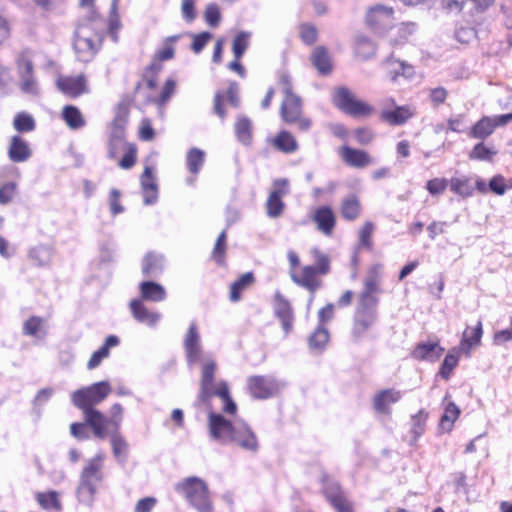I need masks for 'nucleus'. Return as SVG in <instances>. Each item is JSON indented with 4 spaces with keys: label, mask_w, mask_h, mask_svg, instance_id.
I'll return each instance as SVG.
<instances>
[{
    "label": "nucleus",
    "mask_w": 512,
    "mask_h": 512,
    "mask_svg": "<svg viewBox=\"0 0 512 512\" xmlns=\"http://www.w3.org/2000/svg\"><path fill=\"white\" fill-rule=\"evenodd\" d=\"M111 393V386L107 381L94 383L78 389L71 395L72 403L82 410L84 420L89 424L95 437L105 439L108 427L119 430L123 420V408L116 403L110 408L109 416L94 408L104 401Z\"/></svg>",
    "instance_id": "obj_1"
},
{
    "label": "nucleus",
    "mask_w": 512,
    "mask_h": 512,
    "mask_svg": "<svg viewBox=\"0 0 512 512\" xmlns=\"http://www.w3.org/2000/svg\"><path fill=\"white\" fill-rule=\"evenodd\" d=\"M208 427L211 438L220 443L233 444L250 452H256L259 448L256 434L243 421L232 423L221 414L210 412L208 415Z\"/></svg>",
    "instance_id": "obj_2"
},
{
    "label": "nucleus",
    "mask_w": 512,
    "mask_h": 512,
    "mask_svg": "<svg viewBox=\"0 0 512 512\" xmlns=\"http://www.w3.org/2000/svg\"><path fill=\"white\" fill-rule=\"evenodd\" d=\"M104 28L102 18H95L93 22L83 21L78 25L73 48L80 61L87 62L93 58L101 43Z\"/></svg>",
    "instance_id": "obj_3"
},
{
    "label": "nucleus",
    "mask_w": 512,
    "mask_h": 512,
    "mask_svg": "<svg viewBox=\"0 0 512 512\" xmlns=\"http://www.w3.org/2000/svg\"><path fill=\"white\" fill-rule=\"evenodd\" d=\"M105 455L103 453L96 454L89 459L84 466L80 482L77 488V497L80 502L90 505L93 502L98 485L103 480V463Z\"/></svg>",
    "instance_id": "obj_4"
},
{
    "label": "nucleus",
    "mask_w": 512,
    "mask_h": 512,
    "mask_svg": "<svg viewBox=\"0 0 512 512\" xmlns=\"http://www.w3.org/2000/svg\"><path fill=\"white\" fill-rule=\"evenodd\" d=\"M177 490L184 494L189 503L199 512H211L212 504L206 484L199 478L191 477L177 485Z\"/></svg>",
    "instance_id": "obj_5"
},
{
    "label": "nucleus",
    "mask_w": 512,
    "mask_h": 512,
    "mask_svg": "<svg viewBox=\"0 0 512 512\" xmlns=\"http://www.w3.org/2000/svg\"><path fill=\"white\" fill-rule=\"evenodd\" d=\"M333 103L340 110L354 117L369 116L373 112L371 105L357 99L350 90L343 87L334 91Z\"/></svg>",
    "instance_id": "obj_6"
},
{
    "label": "nucleus",
    "mask_w": 512,
    "mask_h": 512,
    "mask_svg": "<svg viewBox=\"0 0 512 512\" xmlns=\"http://www.w3.org/2000/svg\"><path fill=\"white\" fill-rule=\"evenodd\" d=\"M17 73L20 90L25 94L38 95L39 85L33 74V63L26 53L21 54L17 59Z\"/></svg>",
    "instance_id": "obj_7"
},
{
    "label": "nucleus",
    "mask_w": 512,
    "mask_h": 512,
    "mask_svg": "<svg viewBox=\"0 0 512 512\" xmlns=\"http://www.w3.org/2000/svg\"><path fill=\"white\" fill-rule=\"evenodd\" d=\"M322 275L323 274H320L318 269L312 265L303 266L297 272L292 271L290 273V277L295 284L307 289L311 293V297L308 302V308L314 300L315 292L322 285L320 280V276Z\"/></svg>",
    "instance_id": "obj_8"
},
{
    "label": "nucleus",
    "mask_w": 512,
    "mask_h": 512,
    "mask_svg": "<svg viewBox=\"0 0 512 512\" xmlns=\"http://www.w3.org/2000/svg\"><path fill=\"white\" fill-rule=\"evenodd\" d=\"M512 120V113L484 116L477 121L468 132L471 138L485 139L490 136L497 127L505 126Z\"/></svg>",
    "instance_id": "obj_9"
},
{
    "label": "nucleus",
    "mask_w": 512,
    "mask_h": 512,
    "mask_svg": "<svg viewBox=\"0 0 512 512\" xmlns=\"http://www.w3.org/2000/svg\"><path fill=\"white\" fill-rule=\"evenodd\" d=\"M283 92L285 97L281 106V115L284 121L296 122L301 114V101L298 96L292 93L290 83L283 80Z\"/></svg>",
    "instance_id": "obj_10"
},
{
    "label": "nucleus",
    "mask_w": 512,
    "mask_h": 512,
    "mask_svg": "<svg viewBox=\"0 0 512 512\" xmlns=\"http://www.w3.org/2000/svg\"><path fill=\"white\" fill-rule=\"evenodd\" d=\"M184 351L189 366L203 358L201 337L195 323H191L184 338Z\"/></svg>",
    "instance_id": "obj_11"
},
{
    "label": "nucleus",
    "mask_w": 512,
    "mask_h": 512,
    "mask_svg": "<svg viewBox=\"0 0 512 512\" xmlns=\"http://www.w3.org/2000/svg\"><path fill=\"white\" fill-rule=\"evenodd\" d=\"M394 11L390 7L377 5L371 8L366 16L367 24L377 32H383L391 26Z\"/></svg>",
    "instance_id": "obj_12"
},
{
    "label": "nucleus",
    "mask_w": 512,
    "mask_h": 512,
    "mask_svg": "<svg viewBox=\"0 0 512 512\" xmlns=\"http://www.w3.org/2000/svg\"><path fill=\"white\" fill-rule=\"evenodd\" d=\"M56 85L62 93L73 98L88 91L87 82L83 75L59 77Z\"/></svg>",
    "instance_id": "obj_13"
},
{
    "label": "nucleus",
    "mask_w": 512,
    "mask_h": 512,
    "mask_svg": "<svg viewBox=\"0 0 512 512\" xmlns=\"http://www.w3.org/2000/svg\"><path fill=\"white\" fill-rule=\"evenodd\" d=\"M338 154L347 165L354 168H364L374 163L373 158L366 151L347 145L339 148Z\"/></svg>",
    "instance_id": "obj_14"
},
{
    "label": "nucleus",
    "mask_w": 512,
    "mask_h": 512,
    "mask_svg": "<svg viewBox=\"0 0 512 512\" xmlns=\"http://www.w3.org/2000/svg\"><path fill=\"white\" fill-rule=\"evenodd\" d=\"M201 362V398L205 400L211 396L214 374L217 368L216 361L211 356H203Z\"/></svg>",
    "instance_id": "obj_15"
},
{
    "label": "nucleus",
    "mask_w": 512,
    "mask_h": 512,
    "mask_svg": "<svg viewBox=\"0 0 512 512\" xmlns=\"http://www.w3.org/2000/svg\"><path fill=\"white\" fill-rule=\"evenodd\" d=\"M418 32L417 25L413 22H403L392 28L389 35L390 42L393 46H402L406 43L413 42Z\"/></svg>",
    "instance_id": "obj_16"
},
{
    "label": "nucleus",
    "mask_w": 512,
    "mask_h": 512,
    "mask_svg": "<svg viewBox=\"0 0 512 512\" xmlns=\"http://www.w3.org/2000/svg\"><path fill=\"white\" fill-rule=\"evenodd\" d=\"M248 388L253 397L267 398L278 389V385L271 378H266L263 376H254L249 378Z\"/></svg>",
    "instance_id": "obj_17"
},
{
    "label": "nucleus",
    "mask_w": 512,
    "mask_h": 512,
    "mask_svg": "<svg viewBox=\"0 0 512 512\" xmlns=\"http://www.w3.org/2000/svg\"><path fill=\"white\" fill-rule=\"evenodd\" d=\"M444 348L438 341H427L417 344L412 351V357L420 361H437L443 354Z\"/></svg>",
    "instance_id": "obj_18"
},
{
    "label": "nucleus",
    "mask_w": 512,
    "mask_h": 512,
    "mask_svg": "<svg viewBox=\"0 0 512 512\" xmlns=\"http://www.w3.org/2000/svg\"><path fill=\"white\" fill-rule=\"evenodd\" d=\"M274 310L276 316L282 323L285 335H288L293 328L294 315L290 303L280 294L275 295Z\"/></svg>",
    "instance_id": "obj_19"
},
{
    "label": "nucleus",
    "mask_w": 512,
    "mask_h": 512,
    "mask_svg": "<svg viewBox=\"0 0 512 512\" xmlns=\"http://www.w3.org/2000/svg\"><path fill=\"white\" fill-rule=\"evenodd\" d=\"M311 217L316 223L319 231L327 236L332 234L336 218L333 210L329 206H320L316 208Z\"/></svg>",
    "instance_id": "obj_20"
},
{
    "label": "nucleus",
    "mask_w": 512,
    "mask_h": 512,
    "mask_svg": "<svg viewBox=\"0 0 512 512\" xmlns=\"http://www.w3.org/2000/svg\"><path fill=\"white\" fill-rule=\"evenodd\" d=\"M415 114L410 105L397 106L394 109L385 108L381 111V118L390 125H402Z\"/></svg>",
    "instance_id": "obj_21"
},
{
    "label": "nucleus",
    "mask_w": 512,
    "mask_h": 512,
    "mask_svg": "<svg viewBox=\"0 0 512 512\" xmlns=\"http://www.w3.org/2000/svg\"><path fill=\"white\" fill-rule=\"evenodd\" d=\"M383 66L392 82H397L400 76L409 79L414 75V69L411 65L392 57L387 58L383 62Z\"/></svg>",
    "instance_id": "obj_22"
},
{
    "label": "nucleus",
    "mask_w": 512,
    "mask_h": 512,
    "mask_svg": "<svg viewBox=\"0 0 512 512\" xmlns=\"http://www.w3.org/2000/svg\"><path fill=\"white\" fill-rule=\"evenodd\" d=\"M126 120L117 118L114 120L111 127V134L109 140V156L115 158L118 148H125L124 142Z\"/></svg>",
    "instance_id": "obj_23"
},
{
    "label": "nucleus",
    "mask_w": 512,
    "mask_h": 512,
    "mask_svg": "<svg viewBox=\"0 0 512 512\" xmlns=\"http://www.w3.org/2000/svg\"><path fill=\"white\" fill-rule=\"evenodd\" d=\"M483 334L482 323L478 322L477 326L471 330L466 329L463 332L460 346L458 349L463 352L467 357L471 355V350L478 346L481 342Z\"/></svg>",
    "instance_id": "obj_24"
},
{
    "label": "nucleus",
    "mask_w": 512,
    "mask_h": 512,
    "mask_svg": "<svg viewBox=\"0 0 512 512\" xmlns=\"http://www.w3.org/2000/svg\"><path fill=\"white\" fill-rule=\"evenodd\" d=\"M141 186L144 203L146 205L155 203L157 200L158 191L157 184L155 178L152 175V169L150 167H146L141 176Z\"/></svg>",
    "instance_id": "obj_25"
},
{
    "label": "nucleus",
    "mask_w": 512,
    "mask_h": 512,
    "mask_svg": "<svg viewBox=\"0 0 512 512\" xmlns=\"http://www.w3.org/2000/svg\"><path fill=\"white\" fill-rule=\"evenodd\" d=\"M130 308L134 318L149 326H154L160 319V314L146 308L141 300L134 299L130 302Z\"/></svg>",
    "instance_id": "obj_26"
},
{
    "label": "nucleus",
    "mask_w": 512,
    "mask_h": 512,
    "mask_svg": "<svg viewBox=\"0 0 512 512\" xmlns=\"http://www.w3.org/2000/svg\"><path fill=\"white\" fill-rule=\"evenodd\" d=\"M401 399V392L394 389H387L374 396L373 404L377 412L389 413V406Z\"/></svg>",
    "instance_id": "obj_27"
},
{
    "label": "nucleus",
    "mask_w": 512,
    "mask_h": 512,
    "mask_svg": "<svg viewBox=\"0 0 512 512\" xmlns=\"http://www.w3.org/2000/svg\"><path fill=\"white\" fill-rule=\"evenodd\" d=\"M8 155L13 162H24L30 157L31 150L28 143L16 135L11 139Z\"/></svg>",
    "instance_id": "obj_28"
},
{
    "label": "nucleus",
    "mask_w": 512,
    "mask_h": 512,
    "mask_svg": "<svg viewBox=\"0 0 512 512\" xmlns=\"http://www.w3.org/2000/svg\"><path fill=\"white\" fill-rule=\"evenodd\" d=\"M325 495L337 512H353L350 503L343 496L338 484L325 487Z\"/></svg>",
    "instance_id": "obj_29"
},
{
    "label": "nucleus",
    "mask_w": 512,
    "mask_h": 512,
    "mask_svg": "<svg viewBox=\"0 0 512 512\" xmlns=\"http://www.w3.org/2000/svg\"><path fill=\"white\" fill-rule=\"evenodd\" d=\"M205 152L198 148H191L187 152L186 156V166L190 173L196 176L201 170L204 162H205ZM188 183L193 184L195 182V177L188 178Z\"/></svg>",
    "instance_id": "obj_30"
},
{
    "label": "nucleus",
    "mask_w": 512,
    "mask_h": 512,
    "mask_svg": "<svg viewBox=\"0 0 512 512\" xmlns=\"http://www.w3.org/2000/svg\"><path fill=\"white\" fill-rule=\"evenodd\" d=\"M111 434V446L114 457L118 462L124 463L128 455V443L122 435L118 433V430H114L112 427H108L107 435Z\"/></svg>",
    "instance_id": "obj_31"
},
{
    "label": "nucleus",
    "mask_w": 512,
    "mask_h": 512,
    "mask_svg": "<svg viewBox=\"0 0 512 512\" xmlns=\"http://www.w3.org/2000/svg\"><path fill=\"white\" fill-rule=\"evenodd\" d=\"M141 296L144 300L152 302H160L166 298L164 287L155 282H142L140 284Z\"/></svg>",
    "instance_id": "obj_32"
},
{
    "label": "nucleus",
    "mask_w": 512,
    "mask_h": 512,
    "mask_svg": "<svg viewBox=\"0 0 512 512\" xmlns=\"http://www.w3.org/2000/svg\"><path fill=\"white\" fill-rule=\"evenodd\" d=\"M118 344V337L114 335L107 337L104 345L92 354L87 364L88 369L92 370L99 366L102 360L109 356V350L113 347H116Z\"/></svg>",
    "instance_id": "obj_33"
},
{
    "label": "nucleus",
    "mask_w": 512,
    "mask_h": 512,
    "mask_svg": "<svg viewBox=\"0 0 512 512\" xmlns=\"http://www.w3.org/2000/svg\"><path fill=\"white\" fill-rule=\"evenodd\" d=\"M217 395L223 403V411L227 414H235L237 411V405L230 397L229 388L226 382L220 381L215 387H212L211 395Z\"/></svg>",
    "instance_id": "obj_34"
},
{
    "label": "nucleus",
    "mask_w": 512,
    "mask_h": 512,
    "mask_svg": "<svg viewBox=\"0 0 512 512\" xmlns=\"http://www.w3.org/2000/svg\"><path fill=\"white\" fill-rule=\"evenodd\" d=\"M311 60L313 65L321 74H328L332 70V61L331 57L326 50V48L322 46H318L313 50Z\"/></svg>",
    "instance_id": "obj_35"
},
{
    "label": "nucleus",
    "mask_w": 512,
    "mask_h": 512,
    "mask_svg": "<svg viewBox=\"0 0 512 512\" xmlns=\"http://www.w3.org/2000/svg\"><path fill=\"white\" fill-rule=\"evenodd\" d=\"M272 144L284 153H293L298 149L295 137L287 131L278 133L272 140Z\"/></svg>",
    "instance_id": "obj_36"
},
{
    "label": "nucleus",
    "mask_w": 512,
    "mask_h": 512,
    "mask_svg": "<svg viewBox=\"0 0 512 512\" xmlns=\"http://www.w3.org/2000/svg\"><path fill=\"white\" fill-rule=\"evenodd\" d=\"M460 415V409L454 402L445 405L444 413L440 419L439 427L443 432H450Z\"/></svg>",
    "instance_id": "obj_37"
},
{
    "label": "nucleus",
    "mask_w": 512,
    "mask_h": 512,
    "mask_svg": "<svg viewBox=\"0 0 512 512\" xmlns=\"http://www.w3.org/2000/svg\"><path fill=\"white\" fill-rule=\"evenodd\" d=\"M375 313L373 310L358 309L353 333L358 337L364 333L374 322Z\"/></svg>",
    "instance_id": "obj_38"
},
{
    "label": "nucleus",
    "mask_w": 512,
    "mask_h": 512,
    "mask_svg": "<svg viewBox=\"0 0 512 512\" xmlns=\"http://www.w3.org/2000/svg\"><path fill=\"white\" fill-rule=\"evenodd\" d=\"M62 117L71 129H79L85 125V119L82 113L75 106H65L62 111Z\"/></svg>",
    "instance_id": "obj_39"
},
{
    "label": "nucleus",
    "mask_w": 512,
    "mask_h": 512,
    "mask_svg": "<svg viewBox=\"0 0 512 512\" xmlns=\"http://www.w3.org/2000/svg\"><path fill=\"white\" fill-rule=\"evenodd\" d=\"M235 134L240 143L250 145L252 142V125L246 117H239L235 123Z\"/></svg>",
    "instance_id": "obj_40"
},
{
    "label": "nucleus",
    "mask_w": 512,
    "mask_h": 512,
    "mask_svg": "<svg viewBox=\"0 0 512 512\" xmlns=\"http://www.w3.org/2000/svg\"><path fill=\"white\" fill-rule=\"evenodd\" d=\"M361 211L359 199L355 195H349L342 201L341 213L347 220L356 219Z\"/></svg>",
    "instance_id": "obj_41"
},
{
    "label": "nucleus",
    "mask_w": 512,
    "mask_h": 512,
    "mask_svg": "<svg viewBox=\"0 0 512 512\" xmlns=\"http://www.w3.org/2000/svg\"><path fill=\"white\" fill-rule=\"evenodd\" d=\"M254 282V276L251 272L243 274L237 281L230 287V300L233 302L241 298V294Z\"/></svg>",
    "instance_id": "obj_42"
},
{
    "label": "nucleus",
    "mask_w": 512,
    "mask_h": 512,
    "mask_svg": "<svg viewBox=\"0 0 512 512\" xmlns=\"http://www.w3.org/2000/svg\"><path fill=\"white\" fill-rule=\"evenodd\" d=\"M376 52L374 43L364 35H357L355 38V53L361 59H368Z\"/></svg>",
    "instance_id": "obj_43"
},
{
    "label": "nucleus",
    "mask_w": 512,
    "mask_h": 512,
    "mask_svg": "<svg viewBox=\"0 0 512 512\" xmlns=\"http://www.w3.org/2000/svg\"><path fill=\"white\" fill-rule=\"evenodd\" d=\"M450 189L461 197H469L473 194V185L467 177H453L449 181Z\"/></svg>",
    "instance_id": "obj_44"
},
{
    "label": "nucleus",
    "mask_w": 512,
    "mask_h": 512,
    "mask_svg": "<svg viewBox=\"0 0 512 512\" xmlns=\"http://www.w3.org/2000/svg\"><path fill=\"white\" fill-rule=\"evenodd\" d=\"M460 350L458 348H453L449 351V353L445 356L444 361L440 368V375L444 379H448L454 370V368L458 365L460 358Z\"/></svg>",
    "instance_id": "obj_45"
},
{
    "label": "nucleus",
    "mask_w": 512,
    "mask_h": 512,
    "mask_svg": "<svg viewBox=\"0 0 512 512\" xmlns=\"http://www.w3.org/2000/svg\"><path fill=\"white\" fill-rule=\"evenodd\" d=\"M489 190L496 195H504L512 190V178H506L500 174L493 176L489 181Z\"/></svg>",
    "instance_id": "obj_46"
},
{
    "label": "nucleus",
    "mask_w": 512,
    "mask_h": 512,
    "mask_svg": "<svg viewBox=\"0 0 512 512\" xmlns=\"http://www.w3.org/2000/svg\"><path fill=\"white\" fill-rule=\"evenodd\" d=\"M163 259L160 255L148 253L142 263V271L145 275H153L162 270Z\"/></svg>",
    "instance_id": "obj_47"
},
{
    "label": "nucleus",
    "mask_w": 512,
    "mask_h": 512,
    "mask_svg": "<svg viewBox=\"0 0 512 512\" xmlns=\"http://www.w3.org/2000/svg\"><path fill=\"white\" fill-rule=\"evenodd\" d=\"M329 340V333L326 328L320 326L314 331L309 338L310 349L322 350Z\"/></svg>",
    "instance_id": "obj_48"
},
{
    "label": "nucleus",
    "mask_w": 512,
    "mask_h": 512,
    "mask_svg": "<svg viewBox=\"0 0 512 512\" xmlns=\"http://www.w3.org/2000/svg\"><path fill=\"white\" fill-rule=\"evenodd\" d=\"M52 252L48 247L37 246L29 253L31 261L38 266H44L51 261Z\"/></svg>",
    "instance_id": "obj_49"
},
{
    "label": "nucleus",
    "mask_w": 512,
    "mask_h": 512,
    "mask_svg": "<svg viewBox=\"0 0 512 512\" xmlns=\"http://www.w3.org/2000/svg\"><path fill=\"white\" fill-rule=\"evenodd\" d=\"M497 154V150L488 147L484 143L476 144L471 150L469 157L474 160L489 161Z\"/></svg>",
    "instance_id": "obj_50"
},
{
    "label": "nucleus",
    "mask_w": 512,
    "mask_h": 512,
    "mask_svg": "<svg viewBox=\"0 0 512 512\" xmlns=\"http://www.w3.org/2000/svg\"><path fill=\"white\" fill-rule=\"evenodd\" d=\"M36 499L39 505L44 509L60 510L61 504L58 499V494L55 491L45 493H38Z\"/></svg>",
    "instance_id": "obj_51"
},
{
    "label": "nucleus",
    "mask_w": 512,
    "mask_h": 512,
    "mask_svg": "<svg viewBox=\"0 0 512 512\" xmlns=\"http://www.w3.org/2000/svg\"><path fill=\"white\" fill-rule=\"evenodd\" d=\"M13 125L18 132H31L35 129L34 118L26 112L18 113L14 118Z\"/></svg>",
    "instance_id": "obj_52"
},
{
    "label": "nucleus",
    "mask_w": 512,
    "mask_h": 512,
    "mask_svg": "<svg viewBox=\"0 0 512 512\" xmlns=\"http://www.w3.org/2000/svg\"><path fill=\"white\" fill-rule=\"evenodd\" d=\"M428 413L424 410H420L417 414L412 416L411 433L413 434V440L416 441L424 432Z\"/></svg>",
    "instance_id": "obj_53"
},
{
    "label": "nucleus",
    "mask_w": 512,
    "mask_h": 512,
    "mask_svg": "<svg viewBox=\"0 0 512 512\" xmlns=\"http://www.w3.org/2000/svg\"><path fill=\"white\" fill-rule=\"evenodd\" d=\"M251 34L249 32H240L237 34V36L234 38L233 41V53L234 57L237 58V60H240L243 54L245 53L250 40Z\"/></svg>",
    "instance_id": "obj_54"
},
{
    "label": "nucleus",
    "mask_w": 512,
    "mask_h": 512,
    "mask_svg": "<svg viewBox=\"0 0 512 512\" xmlns=\"http://www.w3.org/2000/svg\"><path fill=\"white\" fill-rule=\"evenodd\" d=\"M266 214L270 218H278L282 215L285 209L283 199L268 196L266 204Z\"/></svg>",
    "instance_id": "obj_55"
},
{
    "label": "nucleus",
    "mask_w": 512,
    "mask_h": 512,
    "mask_svg": "<svg viewBox=\"0 0 512 512\" xmlns=\"http://www.w3.org/2000/svg\"><path fill=\"white\" fill-rule=\"evenodd\" d=\"M204 19L210 27H217L221 20V12L216 3H210L206 6Z\"/></svg>",
    "instance_id": "obj_56"
},
{
    "label": "nucleus",
    "mask_w": 512,
    "mask_h": 512,
    "mask_svg": "<svg viewBox=\"0 0 512 512\" xmlns=\"http://www.w3.org/2000/svg\"><path fill=\"white\" fill-rule=\"evenodd\" d=\"M311 255L316 263L314 267L318 269L320 274H327L330 270L329 258L317 248L311 250Z\"/></svg>",
    "instance_id": "obj_57"
},
{
    "label": "nucleus",
    "mask_w": 512,
    "mask_h": 512,
    "mask_svg": "<svg viewBox=\"0 0 512 512\" xmlns=\"http://www.w3.org/2000/svg\"><path fill=\"white\" fill-rule=\"evenodd\" d=\"M449 181L445 178H433L426 183V189L433 195H441L447 189Z\"/></svg>",
    "instance_id": "obj_58"
},
{
    "label": "nucleus",
    "mask_w": 512,
    "mask_h": 512,
    "mask_svg": "<svg viewBox=\"0 0 512 512\" xmlns=\"http://www.w3.org/2000/svg\"><path fill=\"white\" fill-rule=\"evenodd\" d=\"M289 181L285 178L276 179L273 181V187L269 195L275 198L283 199L289 194Z\"/></svg>",
    "instance_id": "obj_59"
},
{
    "label": "nucleus",
    "mask_w": 512,
    "mask_h": 512,
    "mask_svg": "<svg viewBox=\"0 0 512 512\" xmlns=\"http://www.w3.org/2000/svg\"><path fill=\"white\" fill-rule=\"evenodd\" d=\"M226 238H227L226 232L225 231L221 232V234L218 236L215 247L213 249L212 256L218 264L224 263V255H225V249H226Z\"/></svg>",
    "instance_id": "obj_60"
},
{
    "label": "nucleus",
    "mask_w": 512,
    "mask_h": 512,
    "mask_svg": "<svg viewBox=\"0 0 512 512\" xmlns=\"http://www.w3.org/2000/svg\"><path fill=\"white\" fill-rule=\"evenodd\" d=\"M121 150H125V154L119 162V166L123 169L131 168L136 162V148L133 145H126L125 148H120Z\"/></svg>",
    "instance_id": "obj_61"
},
{
    "label": "nucleus",
    "mask_w": 512,
    "mask_h": 512,
    "mask_svg": "<svg viewBox=\"0 0 512 512\" xmlns=\"http://www.w3.org/2000/svg\"><path fill=\"white\" fill-rule=\"evenodd\" d=\"M181 14L186 22L194 21L196 18L195 0H182Z\"/></svg>",
    "instance_id": "obj_62"
},
{
    "label": "nucleus",
    "mask_w": 512,
    "mask_h": 512,
    "mask_svg": "<svg viewBox=\"0 0 512 512\" xmlns=\"http://www.w3.org/2000/svg\"><path fill=\"white\" fill-rule=\"evenodd\" d=\"M376 293L377 292H371V291L363 290V292L360 295V307H359V309L373 310V308L377 304Z\"/></svg>",
    "instance_id": "obj_63"
},
{
    "label": "nucleus",
    "mask_w": 512,
    "mask_h": 512,
    "mask_svg": "<svg viewBox=\"0 0 512 512\" xmlns=\"http://www.w3.org/2000/svg\"><path fill=\"white\" fill-rule=\"evenodd\" d=\"M374 230V225L371 222H366L359 232V243L361 246L370 248L372 246L371 236Z\"/></svg>",
    "instance_id": "obj_64"
}]
</instances>
